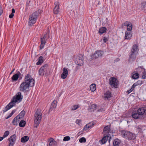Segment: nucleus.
<instances>
[{"mask_svg": "<svg viewBox=\"0 0 146 146\" xmlns=\"http://www.w3.org/2000/svg\"><path fill=\"white\" fill-rule=\"evenodd\" d=\"M117 83L118 81L117 79L114 77H111L109 80V84L112 88H117Z\"/></svg>", "mask_w": 146, "mask_h": 146, "instance_id": "obj_7", "label": "nucleus"}, {"mask_svg": "<svg viewBox=\"0 0 146 146\" xmlns=\"http://www.w3.org/2000/svg\"><path fill=\"white\" fill-rule=\"evenodd\" d=\"M142 84V82L141 81L139 80L135 83H134L132 86V87L134 89L135 86H137L139 85H141Z\"/></svg>", "mask_w": 146, "mask_h": 146, "instance_id": "obj_35", "label": "nucleus"}, {"mask_svg": "<svg viewBox=\"0 0 146 146\" xmlns=\"http://www.w3.org/2000/svg\"><path fill=\"white\" fill-rule=\"evenodd\" d=\"M139 74L136 72L132 75V78L133 79H136L139 78Z\"/></svg>", "mask_w": 146, "mask_h": 146, "instance_id": "obj_38", "label": "nucleus"}, {"mask_svg": "<svg viewBox=\"0 0 146 146\" xmlns=\"http://www.w3.org/2000/svg\"><path fill=\"white\" fill-rule=\"evenodd\" d=\"M4 138L3 136V137H0V141L2 140Z\"/></svg>", "mask_w": 146, "mask_h": 146, "instance_id": "obj_57", "label": "nucleus"}, {"mask_svg": "<svg viewBox=\"0 0 146 146\" xmlns=\"http://www.w3.org/2000/svg\"><path fill=\"white\" fill-rule=\"evenodd\" d=\"M49 146H56L57 142L53 138H50L48 139Z\"/></svg>", "mask_w": 146, "mask_h": 146, "instance_id": "obj_14", "label": "nucleus"}, {"mask_svg": "<svg viewBox=\"0 0 146 146\" xmlns=\"http://www.w3.org/2000/svg\"><path fill=\"white\" fill-rule=\"evenodd\" d=\"M29 85L27 84L25 81L23 82L20 85L19 89L20 91L24 92L29 88Z\"/></svg>", "mask_w": 146, "mask_h": 146, "instance_id": "obj_9", "label": "nucleus"}, {"mask_svg": "<svg viewBox=\"0 0 146 146\" xmlns=\"http://www.w3.org/2000/svg\"><path fill=\"white\" fill-rule=\"evenodd\" d=\"M145 107L140 108H139L137 110V112L139 113V115H142L145 114Z\"/></svg>", "mask_w": 146, "mask_h": 146, "instance_id": "obj_21", "label": "nucleus"}, {"mask_svg": "<svg viewBox=\"0 0 146 146\" xmlns=\"http://www.w3.org/2000/svg\"><path fill=\"white\" fill-rule=\"evenodd\" d=\"M111 92L109 91H107L104 94V98L105 100H108L111 97Z\"/></svg>", "mask_w": 146, "mask_h": 146, "instance_id": "obj_17", "label": "nucleus"}, {"mask_svg": "<svg viewBox=\"0 0 146 146\" xmlns=\"http://www.w3.org/2000/svg\"><path fill=\"white\" fill-rule=\"evenodd\" d=\"M104 111V109L103 108L100 109L98 110V111L99 112H100V111L102 112V111Z\"/></svg>", "mask_w": 146, "mask_h": 146, "instance_id": "obj_56", "label": "nucleus"}, {"mask_svg": "<svg viewBox=\"0 0 146 146\" xmlns=\"http://www.w3.org/2000/svg\"><path fill=\"white\" fill-rule=\"evenodd\" d=\"M57 102L56 101H54L52 103L50 109V111H54V110L56 108L57 106Z\"/></svg>", "mask_w": 146, "mask_h": 146, "instance_id": "obj_20", "label": "nucleus"}, {"mask_svg": "<svg viewBox=\"0 0 146 146\" xmlns=\"http://www.w3.org/2000/svg\"><path fill=\"white\" fill-rule=\"evenodd\" d=\"M23 96L21 94V93L19 92L13 97L11 102H10L3 110V113L7 111V110L12 108L15 105V103H19L22 100Z\"/></svg>", "mask_w": 146, "mask_h": 146, "instance_id": "obj_1", "label": "nucleus"}, {"mask_svg": "<svg viewBox=\"0 0 146 146\" xmlns=\"http://www.w3.org/2000/svg\"><path fill=\"white\" fill-rule=\"evenodd\" d=\"M131 116L134 119H138L139 118L140 115H139L137 111H135L132 112Z\"/></svg>", "mask_w": 146, "mask_h": 146, "instance_id": "obj_27", "label": "nucleus"}, {"mask_svg": "<svg viewBox=\"0 0 146 146\" xmlns=\"http://www.w3.org/2000/svg\"><path fill=\"white\" fill-rule=\"evenodd\" d=\"M9 131H5L3 135V138H5L7 137L9 135Z\"/></svg>", "mask_w": 146, "mask_h": 146, "instance_id": "obj_43", "label": "nucleus"}, {"mask_svg": "<svg viewBox=\"0 0 146 146\" xmlns=\"http://www.w3.org/2000/svg\"><path fill=\"white\" fill-rule=\"evenodd\" d=\"M42 12L41 10H38L29 16L28 22V25L29 26H31L36 23L39 14Z\"/></svg>", "mask_w": 146, "mask_h": 146, "instance_id": "obj_2", "label": "nucleus"}, {"mask_svg": "<svg viewBox=\"0 0 146 146\" xmlns=\"http://www.w3.org/2000/svg\"><path fill=\"white\" fill-rule=\"evenodd\" d=\"M79 141L80 143L85 142H86V139L85 137H82L80 138L79 140Z\"/></svg>", "mask_w": 146, "mask_h": 146, "instance_id": "obj_44", "label": "nucleus"}, {"mask_svg": "<svg viewBox=\"0 0 146 146\" xmlns=\"http://www.w3.org/2000/svg\"><path fill=\"white\" fill-rule=\"evenodd\" d=\"M127 30L128 31H130L131 30L132 28V25L130 23L127 26Z\"/></svg>", "mask_w": 146, "mask_h": 146, "instance_id": "obj_40", "label": "nucleus"}, {"mask_svg": "<svg viewBox=\"0 0 146 146\" xmlns=\"http://www.w3.org/2000/svg\"><path fill=\"white\" fill-rule=\"evenodd\" d=\"M104 54L103 51L98 50L95 52L93 56L95 58H96L102 56Z\"/></svg>", "mask_w": 146, "mask_h": 146, "instance_id": "obj_12", "label": "nucleus"}, {"mask_svg": "<svg viewBox=\"0 0 146 146\" xmlns=\"http://www.w3.org/2000/svg\"><path fill=\"white\" fill-rule=\"evenodd\" d=\"M121 143V141L118 139H115L113 142V146H119Z\"/></svg>", "mask_w": 146, "mask_h": 146, "instance_id": "obj_28", "label": "nucleus"}, {"mask_svg": "<svg viewBox=\"0 0 146 146\" xmlns=\"http://www.w3.org/2000/svg\"><path fill=\"white\" fill-rule=\"evenodd\" d=\"M119 60V58H117V61H118V60Z\"/></svg>", "mask_w": 146, "mask_h": 146, "instance_id": "obj_60", "label": "nucleus"}, {"mask_svg": "<svg viewBox=\"0 0 146 146\" xmlns=\"http://www.w3.org/2000/svg\"><path fill=\"white\" fill-rule=\"evenodd\" d=\"M138 69L139 70H140L142 72V78L143 79H145L146 78V71L145 69L141 67H139Z\"/></svg>", "mask_w": 146, "mask_h": 146, "instance_id": "obj_15", "label": "nucleus"}, {"mask_svg": "<svg viewBox=\"0 0 146 146\" xmlns=\"http://www.w3.org/2000/svg\"><path fill=\"white\" fill-rule=\"evenodd\" d=\"M70 138L69 136H67L65 137H64L63 140L64 141H67L69 140L70 139Z\"/></svg>", "mask_w": 146, "mask_h": 146, "instance_id": "obj_45", "label": "nucleus"}, {"mask_svg": "<svg viewBox=\"0 0 146 146\" xmlns=\"http://www.w3.org/2000/svg\"><path fill=\"white\" fill-rule=\"evenodd\" d=\"M30 1H29V3H28V2L27 1V2L26 3L27 6H26V9H27L28 8V6H29V5H30Z\"/></svg>", "mask_w": 146, "mask_h": 146, "instance_id": "obj_52", "label": "nucleus"}, {"mask_svg": "<svg viewBox=\"0 0 146 146\" xmlns=\"http://www.w3.org/2000/svg\"><path fill=\"white\" fill-rule=\"evenodd\" d=\"M50 31L49 29L48 28L45 34H44L43 37H41L43 39H44L46 41L48 40L50 37V35L49 34Z\"/></svg>", "mask_w": 146, "mask_h": 146, "instance_id": "obj_18", "label": "nucleus"}, {"mask_svg": "<svg viewBox=\"0 0 146 146\" xmlns=\"http://www.w3.org/2000/svg\"><path fill=\"white\" fill-rule=\"evenodd\" d=\"M3 13V10L2 8L1 7H0V15H1Z\"/></svg>", "mask_w": 146, "mask_h": 146, "instance_id": "obj_53", "label": "nucleus"}, {"mask_svg": "<svg viewBox=\"0 0 146 146\" xmlns=\"http://www.w3.org/2000/svg\"><path fill=\"white\" fill-rule=\"evenodd\" d=\"M17 118V119L15 120V118L12 121V123L14 125H17L19 123V122L21 120H22V118L19 119L18 118Z\"/></svg>", "mask_w": 146, "mask_h": 146, "instance_id": "obj_29", "label": "nucleus"}, {"mask_svg": "<svg viewBox=\"0 0 146 146\" xmlns=\"http://www.w3.org/2000/svg\"><path fill=\"white\" fill-rule=\"evenodd\" d=\"M84 59L83 56L82 55H80L76 59V63L80 66H82L84 63Z\"/></svg>", "mask_w": 146, "mask_h": 146, "instance_id": "obj_10", "label": "nucleus"}, {"mask_svg": "<svg viewBox=\"0 0 146 146\" xmlns=\"http://www.w3.org/2000/svg\"><path fill=\"white\" fill-rule=\"evenodd\" d=\"M107 30V29L104 27L100 28L99 29V33L100 34H103L105 33Z\"/></svg>", "mask_w": 146, "mask_h": 146, "instance_id": "obj_33", "label": "nucleus"}, {"mask_svg": "<svg viewBox=\"0 0 146 146\" xmlns=\"http://www.w3.org/2000/svg\"><path fill=\"white\" fill-rule=\"evenodd\" d=\"M141 8L142 10L146 9V1L141 3Z\"/></svg>", "mask_w": 146, "mask_h": 146, "instance_id": "obj_39", "label": "nucleus"}, {"mask_svg": "<svg viewBox=\"0 0 146 146\" xmlns=\"http://www.w3.org/2000/svg\"><path fill=\"white\" fill-rule=\"evenodd\" d=\"M43 57L42 56H40L38 58V61L36 63L37 65H39L41 64L44 61Z\"/></svg>", "mask_w": 146, "mask_h": 146, "instance_id": "obj_30", "label": "nucleus"}, {"mask_svg": "<svg viewBox=\"0 0 146 146\" xmlns=\"http://www.w3.org/2000/svg\"><path fill=\"white\" fill-rule=\"evenodd\" d=\"M131 53L129 55L128 61L129 62H132L135 60L137 54L133 52H131Z\"/></svg>", "mask_w": 146, "mask_h": 146, "instance_id": "obj_11", "label": "nucleus"}, {"mask_svg": "<svg viewBox=\"0 0 146 146\" xmlns=\"http://www.w3.org/2000/svg\"><path fill=\"white\" fill-rule=\"evenodd\" d=\"M81 120L80 119H77L76 120V123L78 124L79 125H80V123L81 122Z\"/></svg>", "mask_w": 146, "mask_h": 146, "instance_id": "obj_48", "label": "nucleus"}, {"mask_svg": "<svg viewBox=\"0 0 146 146\" xmlns=\"http://www.w3.org/2000/svg\"><path fill=\"white\" fill-rule=\"evenodd\" d=\"M94 122H90V123L87 124V125H89V128H91L92 127V126L94 125Z\"/></svg>", "mask_w": 146, "mask_h": 146, "instance_id": "obj_46", "label": "nucleus"}, {"mask_svg": "<svg viewBox=\"0 0 146 146\" xmlns=\"http://www.w3.org/2000/svg\"><path fill=\"white\" fill-rule=\"evenodd\" d=\"M80 106L79 105H74L72 106L71 107V110L74 111L77 109Z\"/></svg>", "mask_w": 146, "mask_h": 146, "instance_id": "obj_41", "label": "nucleus"}, {"mask_svg": "<svg viewBox=\"0 0 146 146\" xmlns=\"http://www.w3.org/2000/svg\"><path fill=\"white\" fill-rule=\"evenodd\" d=\"M14 16L13 14L11 13V14H10L9 15V17L10 18H12Z\"/></svg>", "mask_w": 146, "mask_h": 146, "instance_id": "obj_54", "label": "nucleus"}, {"mask_svg": "<svg viewBox=\"0 0 146 146\" xmlns=\"http://www.w3.org/2000/svg\"><path fill=\"white\" fill-rule=\"evenodd\" d=\"M88 125H88L86 124V125H85L84 127L83 130L85 131L88 130L90 128H89Z\"/></svg>", "mask_w": 146, "mask_h": 146, "instance_id": "obj_47", "label": "nucleus"}, {"mask_svg": "<svg viewBox=\"0 0 146 146\" xmlns=\"http://www.w3.org/2000/svg\"><path fill=\"white\" fill-rule=\"evenodd\" d=\"M145 114L146 115V107H145Z\"/></svg>", "mask_w": 146, "mask_h": 146, "instance_id": "obj_59", "label": "nucleus"}, {"mask_svg": "<svg viewBox=\"0 0 146 146\" xmlns=\"http://www.w3.org/2000/svg\"><path fill=\"white\" fill-rule=\"evenodd\" d=\"M108 39L107 38L104 37L103 38V41L105 43L107 41H108Z\"/></svg>", "mask_w": 146, "mask_h": 146, "instance_id": "obj_51", "label": "nucleus"}, {"mask_svg": "<svg viewBox=\"0 0 146 146\" xmlns=\"http://www.w3.org/2000/svg\"><path fill=\"white\" fill-rule=\"evenodd\" d=\"M16 111V109H14L12 110L10 114L6 117V119H8L9 118L11 117L13 114L15 112V111Z\"/></svg>", "mask_w": 146, "mask_h": 146, "instance_id": "obj_42", "label": "nucleus"}, {"mask_svg": "<svg viewBox=\"0 0 146 146\" xmlns=\"http://www.w3.org/2000/svg\"><path fill=\"white\" fill-rule=\"evenodd\" d=\"M25 113V111H22L16 117H15V119H17V118H22V119L23 118L24 116Z\"/></svg>", "mask_w": 146, "mask_h": 146, "instance_id": "obj_26", "label": "nucleus"}, {"mask_svg": "<svg viewBox=\"0 0 146 146\" xmlns=\"http://www.w3.org/2000/svg\"><path fill=\"white\" fill-rule=\"evenodd\" d=\"M110 126L107 125L105 126L104 129L103 131L104 133H108L110 131Z\"/></svg>", "mask_w": 146, "mask_h": 146, "instance_id": "obj_34", "label": "nucleus"}, {"mask_svg": "<svg viewBox=\"0 0 146 146\" xmlns=\"http://www.w3.org/2000/svg\"><path fill=\"white\" fill-rule=\"evenodd\" d=\"M132 36L131 32L126 31L125 33V39L130 40Z\"/></svg>", "mask_w": 146, "mask_h": 146, "instance_id": "obj_22", "label": "nucleus"}, {"mask_svg": "<svg viewBox=\"0 0 146 146\" xmlns=\"http://www.w3.org/2000/svg\"><path fill=\"white\" fill-rule=\"evenodd\" d=\"M41 44L40 46V49L41 50L43 48L45 43H46V40L42 38H40Z\"/></svg>", "mask_w": 146, "mask_h": 146, "instance_id": "obj_25", "label": "nucleus"}, {"mask_svg": "<svg viewBox=\"0 0 146 146\" xmlns=\"http://www.w3.org/2000/svg\"><path fill=\"white\" fill-rule=\"evenodd\" d=\"M39 75L40 76H47L50 74L49 67L47 64L42 65L38 70Z\"/></svg>", "mask_w": 146, "mask_h": 146, "instance_id": "obj_4", "label": "nucleus"}, {"mask_svg": "<svg viewBox=\"0 0 146 146\" xmlns=\"http://www.w3.org/2000/svg\"><path fill=\"white\" fill-rule=\"evenodd\" d=\"M90 90L92 92L94 91L96 89V86L95 84H93L90 85Z\"/></svg>", "mask_w": 146, "mask_h": 146, "instance_id": "obj_36", "label": "nucleus"}, {"mask_svg": "<svg viewBox=\"0 0 146 146\" xmlns=\"http://www.w3.org/2000/svg\"><path fill=\"white\" fill-rule=\"evenodd\" d=\"M122 136L129 140H133L136 137V135L134 133L130 131H126L124 130L121 131Z\"/></svg>", "mask_w": 146, "mask_h": 146, "instance_id": "obj_5", "label": "nucleus"}, {"mask_svg": "<svg viewBox=\"0 0 146 146\" xmlns=\"http://www.w3.org/2000/svg\"><path fill=\"white\" fill-rule=\"evenodd\" d=\"M21 74V73L19 72L18 71L17 72V73L14 75L12 78V81H17L20 75Z\"/></svg>", "mask_w": 146, "mask_h": 146, "instance_id": "obj_19", "label": "nucleus"}, {"mask_svg": "<svg viewBox=\"0 0 146 146\" xmlns=\"http://www.w3.org/2000/svg\"><path fill=\"white\" fill-rule=\"evenodd\" d=\"M29 139V137L27 136H24L21 139V141L23 143L27 142Z\"/></svg>", "mask_w": 146, "mask_h": 146, "instance_id": "obj_32", "label": "nucleus"}, {"mask_svg": "<svg viewBox=\"0 0 146 146\" xmlns=\"http://www.w3.org/2000/svg\"><path fill=\"white\" fill-rule=\"evenodd\" d=\"M97 105L96 104H94L90 106L88 108V110L90 111H94L96 109Z\"/></svg>", "mask_w": 146, "mask_h": 146, "instance_id": "obj_24", "label": "nucleus"}, {"mask_svg": "<svg viewBox=\"0 0 146 146\" xmlns=\"http://www.w3.org/2000/svg\"><path fill=\"white\" fill-rule=\"evenodd\" d=\"M63 72L61 74V77L63 79H65L68 74V71L66 68H64L62 70Z\"/></svg>", "mask_w": 146, "mask_h": 146, "instance_id": "obj_13", "label": "nucleus"}, {"mask_svg": "<svg viewBox=\"0 0 146 146\" xmlns=\"http://www.w3.org/2000/svg\"><path fill=\"white\" fill-rule=\"evenodd\" d=\"M24 81L29 85V86H33L35 84L34 80L32 77L29 74H26L24 78Z\"/></svg>", "mask_w": 146, "mask_h": 146, "instance_id": "obj_6", "label": "nucleus"}, {"mask_svg": "<svg viewBox=\"0 0 146 146\" xmlns=\"http://www.w3.org/2000/svg\"><path fill=\"white\" fill-rule=\"evenodd\" d=\"M129 23H130V22H129L127 21H126V22H125L123 23L122 24V26L124 25L125 26H126L127 27V26L128 25Z\"/></svg>", "mask_w": 146, "mask_h": 146, "instance_id": "obj_49", "label": "nucleus"}, {"mask_svg": "<svg viewBox=\"0 0 146 146\" xmlns=\"http://www.w3.org/2000/svg\"><path fill=\"white\" fill-rule=\"evenodd\" d=\"M26 124V122L24 120H21L19 123V125L20 127H24L25 126Z\"/></svg>", "mask_w": 146, "mask_h": 146, "instance_id": "obj_37", "label": "nucleus"}, {"mask_svg": "<svg viewBox=\"0 0 146 146\" xmlns=\"http://www.w3.org/2000/svg\"><path fill=\"white\" fill-rule=\"evenodd\" d=\"M55 7L53 9V12L55 14H57L58 13V9L59 5L58 3L56 2L54 3Z\"/></svg>", "mask_w": 146, "mask_h": 146, "instance_id": "obj_16", "label": "nucleus"}, {"mask_svg": "<svg viewBox=\"0 0 146 146\" xmlns=\"http://www.w3.org/2000/svg\"><path fill=\"white\" fill-rule=\"evenodd\" d=\"M109 136L108 135H106L104 136L101 140L102 144H104L106 143L108 139Z\"/></svg>", "mask_w": 146, "mask_h": 146, "instance_id": "obj_31", "label": "nucleus"}, {"mask_svg": "<svg viewBox=\"0 0 146 146\" xmlns=\"http://www.w3.org/2000/svg\"><path fill=\"white\" fill-rule=\"evenodd\" d=\"M15 10L14 9H12V13L14 14L15 13Z\"/></svg>", "mask_w": 146, "mask_h": 146, "instance_id": "obj_55", "label": "nucleus"}, {"mask_svg": "<svg viewBox=\"0 0 146 146\" xmlns=\"http://www.w3.org/2000/svg\"><path fill=\"white\" fill-rule=\"evenodd\" d=\"M134 90V89L132 87H131V88L130 90H128L127 91V92L128 94H129L130 93L132 92Z\"/></svg>", "mask_w": 146, "mask_h": 146, "instance_id": "obj_50", "label": "nucleus"}, {"mask_svg": "<svg viewBox=\"0 0 146 146\" xmlns=\"http://www.w3.org/2000/svg\"><path fill=\"white\" fill-rule=\"evenodd\" d=\"M9 142L10 146H13L15 144L16 140V135L14 134L11 135L7 140Z\"/></svg>", "mask_w": 146, "mask_h": 146, "instance_id": "obj_8", "label": "nucleus"}, {"mask_svg": "<svg viewBox=\"0 0 146 146\" xmlns=\"http://www.w3.org/2000/svg\"><path fill=\"white\" fill-rule=\"evenodd\" d=\"M138 51V46L136 44L134 45L131 49V52H133L137 54Z\"/></svg>", "mask_w": 146, "mask_h": 146, "instance_id": "obj_23", "label": "nucleus"}, {"mask_svg": "<svg viewBox=\"0 0 146 146\" xmlns=\"http://www.w3.org/2000/svg\"><path fill=\"white\" fill-rule=\"evenodd\" d=\"M15 70V69L14 68L13 69L12 71L10 73V74H11Z\"/></svg>", "mask_w": 146, "mask_h": 146, "instance_id": "obj_58", "label": "nucleus"}, {"mask_svg": "<svg viewBox=\"0 0 146 146\" xmlns=\"http://www.w3.org/2000/svg\"><path fill=\"white\" fill-rule=\"evenodd\" d=\"M42 118V113L40 109H38L36 112L34 117V126L37 128L40 123Z\"/></svg>", "mask_w": 146, "mask_h": 146, "instance_id": "obj_3", "label": "nucleus"}]
</instances>
